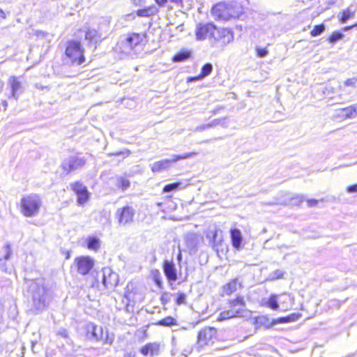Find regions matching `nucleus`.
Masks as SVG:
<instances>
[{
  "instance_id": "nucleus-1",
  "label": "nucleus",
  "mask_w": 357,
  "mask_h": 357,
  "mask_svg": "<svg viewBox=\"0 0 357 357\" xmlns=\"http://www.w3.org/2000/svg\"><path fill=\"white\" fill-rule=\"evenodd\" d=\"M31 293L34 307L38 310H43L47 305V290L40 280H27L26 282Z\"/></svg>"
},
{
  "instance_id": "nucleus-2",
  "label": "nucleus",
  "mask_w": 357,
  "mask_h": 357,
  "mask_svg": "<svg viewBox=\"0 0 357 357\" xmlns=\"http://www.w3.org/2000/svg\"><path fill=\"white\" fill-rule=\"evenodd\" d=\"M42 205L43 200L39 195L36 193L26 195L20 200V212L24 217H35L38 215Z\"/></svg>"
},
{
  "instance_id": "nucleus-3",
  "label": "nucleus",
  "mask_w": 357,
  "mask_h": 357,
  "mask_svg": "<svg viewBox=\"0 0 357 357\" xmlns=\"http://www.w3.org/2000/svg\"><path fill=\"white\" fill-rule=\"evenodd\" d=\"M229 309L220 312L218 320L224 321L234 317H243L246 312V305L244 298L238 296L228 302Z\"/></svg>"
},
{
  "instance_id": "nucleus-4",
  "label": "nucleus",
  "mask_w": 357,
  "mask_h": 357,
  "mask_svg": "<svg viewBox=\"0 0 357 357\" xmlns=\"http://www.w3.org/2000/svg\"><path fill=\"white\" fill-rule=\"evenodd\" d=\"M240 11L233 4L219 3L215 5L211 10L213 17L218 20H229L231 18L238 17Z\"/></svg>"
},
{
  "instance_id": "nucleus-5",
  "label": "nucleus",
  "mask_w": 357,
  "mask_h": 357,
  "mask_svg": "<svg viewBox=\"0 0 357 357\" xmlns=\"http://www.w3.org/2000/svg\"><path fill=\"white\" fill-rule=\"evenodd\" d=\"M196 155V152L185 153L180 155H173L171 159H164L151 164L150 167L153 172H160L168 169L172 163L176 162L180 160L190 158Z\"/></svg>"
},
{
  "instance_id": "nucleus-6",
  "label": "nucleus",
  "mask_w": 357,
  "mask_h": 357,
  "mask_svg": "<svg viewBox=\"0 0 357 357\" xmlns=\"http://www.w3.org/2000/svg\"><path fill=\"white\" fill-rule=\"evenodd\" d=\"M66 55L73 63L82 64L84 61L81 43L78 41H68L66 48Z\"/></svg>"
},
{
  "instance_id": "nucleus-7",
  "label": "nucleus",
  "mask_w": 357,
  "mask_h": 357,
  "mask_svg": "<svg viewBox=\"0 0 357 357\" xmlns=\"http://www.w3.org/2000/svg\"><path fill=\"white\" fill-rule=\"evenodd\" d=\"M135 210L130 206L119 208L115 213V218L118 220L119 226L125 227L132 223Z\"/></svg>"
},
{
  "instance_id": "nucleus-8",
  "label": "nucleus",
  "mask_w": 357,
  "mask_h": 357,
  "mask_svg": "<svg viewBox=\"0 0 357 357\" xmlns=\"http://www.w3.org/2000/svg\"><path fill=\"white\" fill-rule=\"evenodd\" d=\"M219 33L215 25L212 23L199 24L196 28V38L199 40H203L207 38L217 39L216 33Z\"/></svg>"
},
{
  "instance_id": "nucleus-9",
  "label": "nucleus",
  "mask_w": 357,
  "mask_h": 357,
  "mask_svg": "<svg viewBox=\"0 0 357 357\" xmlns=\"http://www.w3.org/2000/svg\"><path fill=\"white\" fill-rule=\"evenodd\" d=\"M86 158L79 155L70 156L66 158L61 165L62 169L69 173L82 168L86 164Z\"/></svg>"
},
{
  "instance_id": "nucleus-10",
  "label": "nucleus",
  "mask_w": 357,
  "mask_h": 357,
  "mask_svg": "<svg viewBox=\"0 0 357 357\" xmlns=\"http://www.w3.org/2000/svg\"><path fill=\"white\" fill-rule=\"evenodd\" d=\"M217 337V330L213 327H205L198 333L197 343L200 347L213 343Z\"/></svg>"
},
{
  "instance_id": "nucleus-11",
  "label": "nucleus",
  "mask_w": 357,
  "mask_h": 357,
  "mask_svg": "<svg viewBox=\"0 0 357 357\" xmlns=\"http://www.w3.org/2000/svg\"><path fill=\"white\" fill-rule=\"evenodd\" d=\"M77 272L83 275L89 273L94 266V261L89 257H79L75 259Z\"/></svg>"
},
{
  "instance_id": "nucleus-12",
  "label": "nucleus",
  "mask_w": 357,
  "mask_h": 357,
  "mask_svg": "<svg viewBox=\"0 0 357 357\" xmlns=\"http://www.w3.org/2000/svg\"><path fill=\"white\" fill-rule=\"evenodd\" d=\"M119 276L117 273L113 272L109 268L102 269V284L107 288H113L117 285Z\"/></svg>"
},
{
  "instance_id": "nucleus-13",
  "label": "nucleus",
  "mask_w": 357,
  "mask_h": 357,
  "mask_svg": "<svg viewBox=\"0 0 357 357\" xmlns=\"http://www.w3.org/2000/svg\"><path fill=\"white\" fill-rule=\"evenodd\" d=\"M86 337L92 341H100L103 338V331L102 327L89 323L86 325Z\"/></svg>"
},
{
  "instance_id": "nucleus-14",
  "label": "nucleus",
  "mask_w": 357,
  "mask_h": 357,
  "mask_svg": "<svg viewBox=\"0 0 357 357\" xmlns=\"http://www.w3.org/2000/svg\"><path fill=\"white\" fill-rule=\"evenodd\" d=\"M163 271L165 275L169 282H174L177 280V271L172 261L165 260L163 263Z\"/></svg>"
},
{
  "instance_id": "nucleus-15",
  "label": "nucleus",
  "mask_w": 357,
  "mask_h": 357,
  "mask_svg": "<svg viewBox=\"0 0 357 357\" xmlns=\"http://www.w3.org/2000/svg\"><path fill=\"white\" fill-rule=\"evenodd\" d=\"M206 236L213 248L218 247L222 241V231L215 227L209 229Z\"/></svg>"
},
{
  "instance_id": "nucleus-16",
  "label": "nucleus",
  "mask_w": 357,
  "mask_h": 357,
  "mask_svg": "<svg viewBox=\"0 0 357 357\" xmlns=\"http://www.w3.org/2000/svg\"><path fill=\"white\" fill-rule=\"evenodd\" d=\"M8 84L11 89V93L10 98H13L15 100L18 98V94L22 91V86L19 77L13 76L8 79Z\"/></svg>"
},
{
  "instance_id": "nucleus-17",
  "label": "nucleus",
  "mask_w": 357,
  "mask_h": 357,
  "mask_svg": "<svg viewBox=\"0 0 357 357\" xmlns=\"http://www.w3.org/2000/svg\"><path fill=\"white\" fill-rule=\"evenodd\" d=\"M125 298L127 300L128 304L131 303H135L137 301L140 300L138 297L135 287L132 282H129L126 288Z\"/></svg>"
},
{
  "instance_id": "nucleus-18",
  "label": "nucleus",
  "mask_w": 357,
  "mask_h": 357,
  "mask_svg": "<svg viewBox=\"0 0 357 357\" xmlns=\"http://www.w3.org/2000/svg\"><path fill=\"white\" fill-rule=\"evenodd\" d=\"M185 242L190 252H195L199 243V237L194 233L187 234L185 236Z\"/></svg>"
},
{
  "instance_id": "nucleus-19",
  "label": "nucleus",
  "mask_w": 357,
  "mask_h": 357,
  "mask_svg": "<svg viewBox=\"0 0 357 357\" xmlns=\"http://www.w3.org/2000/svg\"><path fill=\"white\" fill-rule=\"evenodd\" d=\"M231 243L234 248L240 250L241 248V243L243 237L241 231L238 229H231L230 230Z\"/></svg>"
},
{
  "instance_id": "nucleus-20",
  "label": "nucleus",
  "mask_w": 357,
  "mask_h": 357,
  "mask_svg": "<svg viewBox=\"0 0 357 357\" xmlns=\"http://www.w3.org/2000/svg\"><path fill=\"white\" fill-rule=\"evenodd\" d=\"M159 9L155 5H151L148 7H145L142 9H139L136 12V15L141 17H149L158 14Z\"/></svg>"
},
{
  "instance_id": "nucleus-21",
  "label": "nucleus",
  "mask_w": 357,
  "mask_h": 357,
  "mask_svg": "<svg viewBox=\"0 0 357 357\" xmlns=\"http://www.w3.org/2000/svg\"><path fill=\"white\" fill-rule=\"evenodd\" d=\"M241 287V284L238 279H234L223 287V291L227 295L236 292Z\"/></svg>"
},
{
  "instance_id": "nucleus-22",
  "label": "nucleus",
  "mask_w": 357,
  "mask_h": 357,
  "mask_svg": "<svg viewBox=\"0 0 357 357\" xmlns=\"http://www.w3.org/2000/svg\"><path fill=\"white\" fill-rule=\"evenodd\" d=\"M3 248L5 250L6 255L3 258L0 259V268L4 272H7L8 267L6 265V261L10 259L12 255L10 244L8 243H6Z\"/></svg>"
},
{
  "instance_id": "nucleus-23",
  "label": "nucleus",
  "mask_w": 357,
  "mask_h": 357,
  "mask_svg": "<svg viewBox=\"0 0 357 357\" xmlns=\"http://www.w3.org/2000/svg\"><path fill=\"white\" fill-rule=\"evenodd\" d=\"M127 43H130L133 51H136V49L140 45L142 41V36L139 33H130L127 36Z\"/></svg>"
},
{
  "instance_id": "nucleus-24",
  "label": "nucleus",
  "mask_w": 357,
  "mask_h": 357,
  "mask_svg": "<svg viewBox=\"0 0 357 357\" xmlns=\"http://www.w3.org/2000/svg\"><path fill=\"white\" fill-rule=\"evenodd\" d=\"M301 317L300 314L296 313H292L287 317H282L277 319L274 323L275 324H286L289 322H294L297 320Z\"/></svg>"
},
{
  "instance_id": "nucleus-25",
  "label": "nucleus",
  "mask_w": 357,
  "mask_h": 357,
  "mask_svg": "<svg viewBox=\"0 0 357 357\" xmlns=\"http://www.w3.org/2000/svg\"><path fill=\"white\" fill-rule=\"evenodd\" d=\"M87 248L89 250L98 251L100 248V241L98 237L89 236L87 240Z\"/></svg>"
},
{
  "instance_id": "nucleus-26",
  "label": "nucleus",
  "mask_w": 357,
  "mask_h": 357,
  "mask_svg": "<svg viewBox=\"0 0 357 357\" xmlns=\"http://www.w3.org/2000/svg\"><path fill=\"white\" fill-rule=\"evenodd\" d=\"M354 14L355 10H351V7H349L338 15L339 20L341 23H346Z\"/></svg>"
},
{
  "instance_id": "nucleus-27",
  "label": "nucleus",
  "mask_w": 357,
  "mask_h": 357,
  "mask_svg": "<svg viewBox=\"0 0 357 357\" xmlns=\"http://www.w3.org/2000/svg\"><path fill=\"white\" fill-rule=\"evenodd\" d=\"M218 33L224 44H228L234 40L233 33L229 29H222Z\"/></svg>"
},
{
  "instance_id": "nucleus-28",
  "label": "nucleus",
  "mask_w": 357,
  "mask_h": 357,
  "mask_svg": "<svg viewBox=\"0 0 357 357\" xmlns=\"http://www.w3.org/2000/svg\"><path fill=\"white\" fill-rule=\"evenodd\" d=\"M118 46L119 50L126 54H130L133 51L130 43H127V38L121 40L118 44Z\"/></svg>"
},
{
  "instance_id": "nucleus-29",
  "label": "nucleus",
  "mask_w": 357,
  "mask_h": 357,
  "mask_svg": "<svg viewBox=\"0 0 357 357\" xmlns=\"http://www.w3.org/2000/svg\"><path fill=\"white\" fill-rule=\"evenodd\" d=\"M130 181L125 177H119L116 179V186L121 189L122 191H126L130 188Z\"/></svg>"
},
{
  "instance_id": "nucleus-30",
  "label": "nucleus",
  "mask_w": 357,
  "mask_h": 357,
  "mask_svg": "<svg viewBox=\"0 0 357 357\" xmlns=\"http://www.w3.org/2000/svg\"><path fill=\"white\" fill-rule=\"evenodd\" d=\"M70 188L76 194V195L87 190L86 187L82 183L79 181L71 183Z\"/></svg>"
},
{
  "instance_id": "nucleus-31",
  "label": "nucleus",
  "mask_w": 357,
  "mask_h": 357,
  "mask_svg": "<svg viewBox=\"0 0 357 357\" xmlns=\"http://www.w3.org/2000/svg\"><path fill=\"white\" fill-rule=\"evenodd\" d=\"M190 52L189 51H181L178 52L173 57V61L174 62H181L186 59H188L190 56Z\"/></svg>"
},
{
  "instance_id": "nucleus-32",
  "label": "nucleus",
  "mask_w": 357,
  "mask_h": 357,
  "mask_svg": "<svg viewBox=\"0 0 357 357\" xmlns=\"http://www.w3.org/2000/svg\"><path fill=\"white\" fill-rule=\"evenodd\" d=\"M340 116H342L344 119L356 118V115L354 114V112H353L351 105L342 109L340 110Z\"/></svg>"
},
{
  "instance_id": "nucleus-33",
  "label": "nucleus",
  "mask_w": 357,
  "mask_h": 357,
  "mask_svg": "<svg viewBox=\"0 0 357 357\" xmlns=\"http://www.w3.org/2000/svg\"><path fill=\"white\" fill-rule=\"evenodd\" d=\"M149 353L151 356H158L160 352V345L156 342L148 343Z\"/></svg>"
},
{
  "instance_id": "nucleus-34",
  "label": "nucleus",
  "mask_w": 357,
  "mask_h": 357,
  "mask_svg": "<svg viewBox=\"0 0 357 357\" xmlns=\"http://www.w3.org/2000/svg\"><path fill=\"white\" fill-rule=\"evenodd\" d=\"M89 192L88 190L77 195V204L79 206L84 205L89 199Z\"/></svg>"
},
{
  "instance_id": "nucleus-35",
  "label": "nucleus",
  "mask_w": 357,
  "mask_h": 357,
  "mask_svg": "<svg viewBox=\"0 0 357 357\" xmlns=\"http://www.w3.org/2000/svg\"><path fill=\"white\" fill-rule=\"evenodd\" d=\"M213 70V66L210 63L204 64L201 70L200 77L202 78L209 75Z\"/></svg>"
},
{
  "instance_id": "nucleus-36",
  "label": "nucleus",
  "mask_w": 357,
  "mask_h": 357,
  "mask_svg": "<svg viewBox=\"0 0 357 357\" xmlns=\"http://www.w3.org/2000/svg\"><path fill=\"white\" fill-rule=\"evenodd\" d=\"M181 184L182 183L181 182H176L165 185V187L163 188V192H169L174 190H176L178 188H180Z\"/></svg>"
},
{
  "instance_id": "nucleus-37",
  "label": "nucleus",
  "mask_w": 357,
  "mask_h": 357,
  "mask_svg": "<svg viewBox=\"0 0 357 357\" xmlns=\"http://www.w3.org/2000/svg\"><path fill=\"white\" fill-rule=\"evenodd\" d=\"M176 323V321L175 319L171 317H167L160 321H159L158 324L160 326H171L173 325H175Z\"/></svg>"
},
{
  "instance_id": "nucleus-38",
  "label": "nucleus",
  "mask_w": 357,
  "mask_h": 357,
  "mask_svg": "<svg viewBox=\"0 0 357 357\" xmlns=\"http://www.w3.org/2000/svg\"><path fill=\"white\" fill-rule=\"evenodd\" d=\"M325 30L324 24L314 26V29L311 31L310 34L312 36L315 37L321 34Z\"/></svg>"
},
{
  "instance_id": "nucleus-39",
  "label": "nucleus",
  "mask_w": 357,
  "mask_h": 357,
  "mask_svg": "<svg viewBox=\"0 0 357 357\" xmlns=\"http://www.w3.org/2000/svg\"><path fill=\"white\" fill-rule=\"evenodd\" d=\"M278 296L271 295L268 301V306L273 310H278L279 305L277 301Z\"/></svg>"
},
{
  "instance_id": "nucleus-40",
  "label": "nucleus",
  "mask_w": 357,
  "mask_h": 357,
  "mask_svg": "<svg viewBox=\"0 0 357 357\" xmlns=\"http://www.w3.org/2000/svg\"><path fill=\"white\" fill-rule=\"evenodd\" d=\"M152 275L153 277V280L155 283L159 288H162V277L160 272L158 270H154L152 271Z\"/></svg>"
},
{
  "instance_id": "nucleus-41",
  "label": "nucleus",
  "mask_w": 357,
  "mask_h": 357,
  "mask_svg": "<svg viewBox=\"0 0 357 357\" xmlns=\"http://www.w3.org/2000/svg\"><path fill=\"white\" fill-rule=\"evenodd\" d=\"M98 35V31L95 29H88L85 34V38L86 40H93Z\"/></svg>"
},
{
  "instance_id": "nucleus-42",
  "label": "nucleus",
  "mask_w": 357,
  "mask_h": 357,
  "mask_svg": "<svg viewBox=\"0 0 357 357\" xmlns=\"http://www.w3.org/2000/svg\"><path fill=\"white\" fill-rule=\"evenodd\" d=\"M257 56L259 58H264L268 54V51L266 48H261L256 47Z\"/></svg>"
},
{
  "instance_id": "nucleus-43",
  "label": "nucleus",
  "mask_w": 357,
  "mask_h": 357,
  "mask_svg": "<svg viewBox=\"0 0 357 357\" xmlns=\"http://www.w3.org/2000/svg\"><path fill=\"white\" fill-rule=\"evenodd\" d=\"M343 37V34L340 32H333L329 38V41L332 43L340 40Z\"/></svg>"
},
{
  "instance_id": "nucleus-44",
  "label": "nucleus",
  "mask_w": 357,
  "mask_h": 357,
  "mask_svg": "<svg viewBox=\"0 0 357 357\" xmlns=\"http://www.w3.org/2000/svg\"><path fill=\"white\" fill-rule=\"evenodd\" d=\"M344 85L347 86H351L354 88L357 87V77L347 79L344 82Z\"/></svg>"
},
{
  "instance_id": "nucleus-45",
  "label": "nucleus",
  "mask_w": 357,
  "mask_h": 357,
  "mask_svg": "<svg viewBox=\"0 0 357 357\" xmlns=\"http://www.w3.org/2000/svg\"><path fill=\"white\" fill-rule=\"evenodd\" d=\"M185 295L183 293H178L176 297V303L178 305L184 304L185 303Z\"/></svg>"
},
{
  "instance_id": "nucleus-46",
  "label": "nucleus",
  "mask_w": 357,
  "mask_h": 357,
  "mask_svg": "<svg viewBox=\"0 0 357 357\" xmlns=\"http://www.w3.org/2000/svg\"><path fill=\"white\" fill-rule=\"evenodd\" d=\"M171 298V294L168 292H165L162 294L160 300L163 305L167 304Z\"/></svg>"
},
{
  "instance_id": "nucleus-47",
  "label": "nucleus",
  "mask_w": 357,
  "mask_h": 357,
  "mask_svg": "<svg viewBox=\"0 0 357 357\" xmlns=\"http://www.w3.org/2000/svg\"><path fill=\"white\" fill-rule=\"evenodd\" d=\"M283 275V273L280 270H276L271 273L272 279H279Z\"/></svg>"
},
{
  "instance_id": "nucleus-48",
  "label": "nucleus",
  "mask_w": 357,
  "mask_h": 357,
  "mask_svg": "<svg viewBox=\"0 0 357 357\" xmlns=\"http://www.w3.org/2000/svg\"><path fill=\"white\" fill-rule=\"evenodd\" d=\"M130 153V151L125 150V151H122L112 153H109V155H114V156H119V155H126V156H128V155H129Z\"/></svg>"
},
{
  "instance_id": "nucleus-49",
  "label": "nucleus",
  "mask_w": 357,
  "mask_h": 357,
  "mask_svg": "<svg viewBox=\"0 0 357 357\" xmlns=\"http://www.w3.org/2000/svg\"><path fill=\"white\" fill-rule=\"evenodd\" d=\"M221 123V121L219 120L218 119H213L211 122L208 123V127L209 128H215L218 126H219Z\"/></svg>"
},
{
  "instance_id": "nucleus-50",
  "label": "nucleus",
  "mask_w": 357,
  "mask_h": 357,
  "mask_svg": "<svg viewBox=\"0 0 357 357\" xmlns=\"http://www.w3.org/2000/svg\"><path fill=\"white\" fill-rule=\"evenodd\" d=\"M209 129L208 123L202 124L195 128V131L196 132H203L204 130Z\"/></svg>"
},
{
  "instance_id": "nucleus-51",
  "label": "nucleus",
  "mask_w": 357,
  "mask_h": 357,
  "mask_svg": "<svg viewBox=\"0 0 357 357\" xmlns=\"http://www.w3.org/2000/svg\"><path fill=\"white\" fill-rule=\"evenodd\" d=\"M349 193L357 192V184L349 185L347 188Z\"/></svg>"
},
{
  "instance_id": "nucleus-52",
  "label": "nucleus",
  "mask_w": 357,
  "mask_h": 357,
  "mask_svg": "<svg viewBox=\"0 0 357 357\" xmlns=\"http://www.w3.org/2000/svg\"><path fill=\"white\" fill-rule=\"evenodd\" d=\"M221 121V123L219 126H222V128H227L228 127V121L227 117L218 119Z\"/></svg>"
},
{
  "instance_id": "nucleus-53",
  "label": "nucleus",
  "mask_w": 357,
  "mask_h": 357,
  "mask_svg": "<svg viewBox=\"0 0 357 357\" xmlns=\"http://www.w3.org/2000/svg\"><path fill=\"white\" fill-rule=\"evenodd\" d=\"M140 352L144 355V356H147L149 353V347L147 346V344H145L144 347H142L140 349Z\"/></svg>"
},
{
  "instance_id": "nucleus-54",
  "label": "nucleus",
  "mask_w": 357,
  "mask_h": 357,
  "mask_svg": "<svg viewBox=\"0 0 357 357\" xmlns=\"http://www.w3.org/2000/svg\"><path fill=\"white\" fill-rule=\"evenodd\" d=\"M58 335H61L63 337H68V331L66 329H61L58 331Z\"/></svg>"
},
{
  "instance_id": "nucleus-55",
  "label": "nucleus",
  "mask_w": 357,
  "mask_h": 357,
  "mask_svg": "<svg viewBox=\"0 0 357 357\" xmlns=\"http://www.w3.org/2000/svg\"><path fill=\"white\" fill-rule=\"evenodd\" d=\"M317 203L318 201L317 199H312L307 200V204L310 207L315 206L317 204Z\"/></svg>"
},
{
  "instance_id": "nucleus-56",
  "label": "nucleus",
  "mask_w": 357,
  "mask_h": 357,
  "mask_svg": "<svg viewBox=\"0 0 357 357\" xmlns=\"http://www.w3.org/2000/svg\"><path fill=\"white\" fill-rule=\"evenodd\" d=\"M155 3L158 4L160 7H163L167 2V0H155Z\"/></svg>"
},
{
  "instance_id": "nucleus-57",
  "label": "nucleus",
  "mask_w": 357,
  "mask_h": 357,
  "mask_svg": "<svg viewBox=\"0 0 357 357\" xmlns=\"http://www.w3.org/2000/svg\"><path fill=\"white\" fill-rule=\"evenodd\" d=\"M201 79H202V77H200V75H199L198 76L188 77V82L197 81V80H199Z\"/></svg>"
},
{
  "instance_id": "nucleus-58",
  "label": "nucleus",
  "mask_w": 357,
  "mask_h": 357,
  "mask_svg": "<svg viewBox=\"0 0 357 357\" xmlns=\"http://www.w3.org/2000/svg\"><path fill=\"white\" fill-rule=\"evenodd\" d=\"M113 342V339L111 338V337H108V335L107 334V337H105V339L104 340V344H112Z\"/></svg>"
},
{
  "instance_id": "nucleus-59",
  "label": "nucleus",
  "mask_w": 357,
  "mask_h": 357,
  "mask_svg": "<svg viewBox=\"0 0 357 357\" xmlns=\"http://www.w3.org/2000/svg\"><path fill=\"white\" fill-rule=\"evenodd\" d=\"M353 112H354V114L356 115V117L357 116V103L351 105Z\"/></svg>"
},
{
  "instance_id": "nucleus-60",
  "label": "nucleus",
  "mask_w": 357,
  "mask_h": 357,
  "mask_svg": "<svg viewBox=\"0 0 357 357\" xmlns=\"http://www.w3.org/2000/svg\"><path fill=\"white\" fill-rule=\"evenodd\" d=\"M135 18V14L134 13H130V14H128L127 15H126V20H132V19H134Z\"/></svg>"
},
{
  "instance_id": "nucleus-61",
  "label": "nucleus",
  "mask_w": 357,
  "mask_h": 357,
  "mask_svg": "<svg viewBox=\"0 0 357 357\" xmlns=\"http://www.w3.org/2000/svg\"><path fill=\"white\" fill-rule=\"evenodd\" d=\"M0 17H1L3 18L6 17V14H5L4 11L1 8H0Z\"/></svg>"
},
{
  "instance_id": "nucleus-62",
  "label": "nucleus",
  "mask_w": 357,
  "mask_h": 357,
  "mask_svg": "<svg viewBox=\"0 0 357 357\" xmlns=\"http://www.w3.org/2000/svg\"><path fill=\"white\" fill-rule=\"evenodd\" d=\"M2 105H3V107H4V109H6V107H7V106H8V103H7V102H6V100H3V101L2 102Z\"/></svg>"
},
{
  "instance_id": "nucleus-63",
  "label": "nucleus",
  "mask_w": 357,
  "mask_h": 357,
  "mask_svg": "<svg viewBox=\"0 0 357 357\" xmlns=\"http://www.w3.org/2000/svg\"><path fill=\"white\" fill-rule=\"evenodd\" d=\"M354 26H357V23L354 24L353 26H347L344 29L345 31H348L349 29H351L352 27H354Z\"/></svg>"
},
{
  "instance_id": "nucleus-64",
  "label": "nucleus",
  "mask_w": 357,
  "mask_h": 357,
  "mask_svg": "<svg viewBox=\"0 0 357 357\" xmlns=\"http://www.w3.org/2000/svg\"><path fill=\"white\" fill-rule=\"evenodd\" d=\"M219 109H220L219 108H216V109L212 110L211 112L213 114H215L218 112Z\"/></svg>"
}]
</instances>
